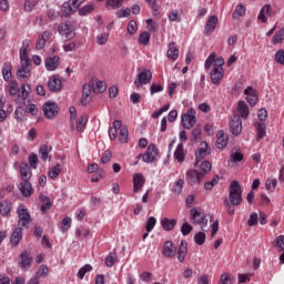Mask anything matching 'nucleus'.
<instances>
[{
	"label": "nucleus",
	"mask_w": 284,
	"mask_h": 284,
	"mask_svg": "<svg viewBox=\"0 0 284 284\" xmlns=\"http://www.w3.org/2000/svg\"><path fill=\"white\" fill-rule=\"evenodd\" d=\"M162 254L166 258H174L178 254V261L180 263L185 262V256H187V242L181 241L179 248L176 251V246L172 241H166L162 248Z\"/></svg>",
	"instance_id": "f257e3e1"
},
{
	"label": "nucleus",
	"mask_w": 284,
	"mask_h": 284,
	"mask_svg": "<svg viewBox=\"0 0 284 284\" xmlns=\"http://www.w3.org/2000/svg\"><path fill=\"white\" fill-rule=\"evenodd\" d=\"M229 199L232 205H239L240 203H242L243 191H241V184H239V182H231Z\"/></svg>",
	"instance_id": "f03ea898"
},
{
	"label": "nucleus",
	"mask_w": 284,
	"mask_h": 284,
	"mask_svg": "<svg viewBox=\"0 0 284 284\" xmlns=\"http://www.w3.org/2000/svg\"><path fill=\"white\" fill-rule=\"evenodd\" d=\"M17 214H18V225L21 227H30V223H32V216L30 215V211L26 205L20 204L17 209Z\"/></svg>",
	"instance_id": "7ed1b4c3"
},
{
	"label": "nucleus",
	"mask_w": 284,
	"mask_h": 284,
	"mask_svg": "<svg viewBox=\"0 0 284 284\" xmlns=\"http://www.w3.org/2000/svg\"><path fill=\"white\" fill-rule=\"evenodd\" d=\"M190 214H191V221L195 225H202L201 226L202 230H205V227H207V216L203 214L200 210H197L196 207H193L191 209Z\"/></svg>",
	"instance_id": "20e7f679"
},
{
	"label": "nucleus",
	"mask_w": 284,
	"mask_h": 284,
	"mask_svg": "<svg viewBox=\"0 0 284 284\" xmlns=\"http://www.w3.org/2000/svg\"><path fill=\"white\" fill-rule=\"evenodd\" d=\"M182 125L185 130H192L196 124V110L189 109L186 113L182 114Z\"/></svg>",
	"instance_id": "39448f33"
},
{
	"label": "nucleus",
	"mask_w": 284,
	"mask_h": 284,
	"mask_svg": "<svg viewBox=\"0 0 284 284\" xmlns=\"http://www.w3.org/2000/svg\"><path fill=\"white\" fill-rule=\"evenodd\" d=\"M212 65L217 70H223V65H225V60L221 57L216 58V53L212 52L205 60L204 68L205 70H210Z\"/></svg>",
	"instance_id": "423d86ee"
},
{
	"label": "nucleus",
	"mask_w": 284,
	"mask_h": 284,
	"mask_svg": "<svg viewBox=\"0 0 284 284\" xmlns=\"http://www.w3.org/2000/svg\"><path fill=\"white\" fill-rule=\"evenodd\" d=\"M230 131L234 136H239L243 132V122L241 121V115L233 114L230 121Z\"/></svg>",
	"instance_id": "0eeeda50"
},
{
	"label": "nucleus",
	"mask_w": 284,
	"mask_h": 284,
	"mask_svg": "<svg viewBox=\"0 0 284 284\" xmlns=\"http://www.w3.org/2000/svg\"><path fill=\"white\" fill-rule=\"evenodd\" d=\"M70 125L71 130L77 131V132H83L85 130V125H88V115L82 114L79 118V121H77V118H71L70 119Z\"/></svg>",
	"instance_id": "6e6552de"
},
{
	"label": "nucleus",
	"mask_w": 284,
	"mask_h": 284,
	"mask_svg": "<svg viewBox=\"0 0 284 284\" xmlns=\"http://www.w3.org/2000/svg\"><path fill=\"white\" fill-rule=\"evenodd\" d=\"M84 0H69L68 3H64L62 6V14L63 17H70L72 12H77L79 8L81 7V3H83Z\"/></svg>",
	"instance_id": "1a4fd4ad"
},
{
	"label": "nucleus",
	"mask_w": 284,
	"mask_h": 284,
	"mask_svg": "<svg viewBox=\"0 0 284 284\" xmlns=\"http://www.w3.org/2000/svg\"><path fill=\"white\" fill-rule=\"evenodd\" d=\"M204 180L205 179L196 169H191L186 172V182L189 185H200V183Z\"/></svg>",
	"instance_id": "9d476101"
},
{
	"label": "nucleus",
	"mask_w": 284,
	"mask_h": 284,
	"mask_svg": "<svg viewBox=\"0 0 284 284\" xmlns=\"http://www.w3.org/2000/svg\"><path fill=\"white\" fill-rule=\"evenodd\" d=\"M152 81V72L150 70H143L138 74L134 80V85L141 88V85H148Z\"/></svg>",
	"instance_id": "9b49d317"
},
{
	"label": "nucleus",
	"mask_w": 284,
	"mask_h": 284,
	"mask_svg": "<svg viewBox=\"0 0 284 284\" xmlns=\"http://www.w3.org/2000/svg\"><path fill=\"white\" fill-rule=\"evenodd\" d=\"M45 119H54L59 114V106L54 102H47L42 106Z\"/></svg>",
	"instance_id": "f8f14e48"
},
{
	"label": "nucleus",
	"mask_w": 284,
	"mask_h": 284,
	"mask_svg": "<svg viewBox=\"0 0 284 284\" xmlns=\"http://www.w3.org/2000/svg\"><path fill=\"white\" fill-rule=\"evenodd\" d=\"M244 94L246 97V101L247 103L254 108V105H256V103H258V92L252 88V87H247L244 90Z\"/></svg>",
	"instance_id": "ddd939ff"
},
{
	"label": "nucleus",
	"mask_w": 284,
	"mask_h": 284,
	"mask_svg": "<svg viewBox=\"0 0 284 284\" xmlns=\"http://www.w3.org/2000/svg\"><path fill=\"white\" fill-rule=\"evenodd\" d=\"M63 83L61 82V78L57 74L51 75L48 80V88L50 92H61Z\"/></svg>",
	"instance_id": "4468645a"
},
{
	"label": "nucleus",
	"mask_w": 284,
	"mask_h": 284,
	"mask_svg": "<svg viewBox=\"0 0 284 284\" xmlns=\"http://www.w3.org/2000/svg\"><path fill=\"white\" fill-rule=\"evenodd\" d=\"M216 26H219V17L211 16L204 27V34L210 37L214 30H216Z\"/></svg>",
	"instance_id": "2eb2a0df"
},
{
	"label": "nucleus",
	"mask_w": 284,
	"mask_h": 284,
	"mask_svg": "<svg viewBox=\"0 0 284 284\" xmlns=\"http://www.w3.org/2000/svg\"><path fill=\"white\" fill-rule=\"evenodd\" d=\"M159 153L156 145L151 144L148 146L145 154L143 155L144 163H154L156 161V154Z\"/></svg>",
	"instance_id": "dca6fc26"
},
{
	"label": "nucleus",
	"mask_w": 284,
	"mask_h": 284,
	"mask_svg": "<svg viewBox=\"0 0 284 284\" xmlns=\"http://www.w3.org/2000/svg\"><path fill=\"white\" fill-rule=\"evenodd\" d=\"M31 77V69H30V63H21L20 62V68L17 71V79H19V81L23 80V79H30Z\"/></svg>",
	"instance_id": "f3484780"
},
{
	"label": "nucleus",
	"mask_w": 284,
	"mask_h": 284,
	"mask_svg": "<svg viewBox=\"0 0 284 284\" xmlns=\"http://www.w3.org/2000/svg\"><path fill=\"white\" fill-rule=\"evenodd\" d=\"M144 185H145V176H143L142 173H135L133 175V192H134V194H138V192H141V190H143Z\"/></svg>",
	"instance_id": "a211bd4d"
},
{
	"label": "nucleus",
	"mask_w": 284,
	"mask_h": 284,
	"mask_svg": "<svg viewBox=\"0 0 284 284\" xmlns=\"http://www.w3.org/2000/svg\"><path fill=\"white\" fill-rule=\"evenodd\" d=\"M230 141V139L227 138V134H225V132L223 130H220L216 133V148L217 150H225V148H227V142Z\"/></svg>",
	"instance_id": "6ab92c4d"
},
{
	"label": "nucleus",
	"mask_w": 284,
	"mask_h": 284,
	"mask_svg": "<svg viewBox=\"0 0 284 284\" xmlns=\"http://www.w3.org/2000/svg\"><path fill=\"white\" fill-rule=\"evenodd\" d=\"M44 65L48 72H54V70H57V68L60 65L59 55L48 57L44 60Z\"/></svg>",
	"instance_id": "aec40b11"
},
{
	"label": "nucleus",
	"mask_w": 284,
	"mask_h": 284,
	"mask_svg": "<svg viewBox=\"0 0 284 284\" xmlns=\"http://www.w3.org/2000/svg\"><path fill=\"white\" fill-rule=\"evenodd\" d=\"M224 74L225 70L213 68L211 71V81L213 85H220L221 81H223Z\"/></svg>",
	"instance_id": "412c9836"
},
{
	"label": "nucleus",
	"mask_w": 284,
	"mask_h": 284,
	"mask_svg": "<svg viewBox=\"0 0 284 284\" xmlns=\"http://www.w3.org/2000/svg\"><path fill=\"white\" fill-rule=\"evenodd\" d=\"M28 48H30V40H24L20 48V63H30V55H28Z\"/></svg>",
	"instance_id": "4be33fe9"
},
{
	"label": "nucleus",
	"mask_w": 284,
	"mask_h": 284,
	"mask_svg": "<svg viewBox=\"0 0 284 284\" xmlns=\"http://www.w3.org/2000/svg\"><path fill=\"white\" fill-rule=\"evenodd\" d=\"M22 239H23V229L17 227L12 232L11 237H10L11 247L19 246V243L21 242Z\"/></svg>",
	"instance_id": "5701e85b"
},
{
	"label": "nucleus",
	"mask_w": 284,
	"mask_h": 284,
	"mask_svg": "<svg viewBox=\"0 0 284 284\" xmlns=\"http://www.w3.org/2000/svg\"><path fill=\"white\" fill-rule=\"evenodd\" d=\"M267 17H272V6L271 4H265L258 16L257 19L258 21H261L262 23H267Z\"/></svg>",
	"instance_id": "b1692460"
},
{
	"label": "nucleus",
	"mask_w": 284,
	"mask_h": 284,
	"mask_svg": "<svg viewBox=\"0 0 284 284\" xmlns=\"http://www.w3.org/2000/svg\"><path fill=\"white\" fill-rule=\"evenodd\" d=\"M20 174L22 181H30L32 179V169L26 162H21L20 164Z\"/></svg>",
	"instance_id": "393cba45"
},
{
	"label": "nucleus",
	"mask_w": 284,
	"mask_h": 284,
	"mask_svg": "<svg viewBox=\"0 0 284 284\" xmlns=\"http://www.w3.org/2000/svg\"><path fill=\"white\" fill-rule=\"evenodd\" d=\"M20 192L22 195L26 196V199L32 196V184L30 183V180H22V182L20 183Z\"/></svg>",
	"instance_id": "a878e982"
},
{
	"label": "nucleus",
	"mask_w": 284,
	"mask_h": 284,
	"mask_svg": "<svg viewBox=\"0 0 284 284\" xmlns=\"http://www.w3.org/2000/svg\"><path fill=\"white\" fill-rule=\"evenodd\" d=\"M122 125H123V122L121 120H115L113 122L112 128L109 129V136H110L111 141H115V139L119 134L118 131L121 130Z\"/></svg>",
	"instance_id": "bb28decb"
},
{
	"label": "nucleus",
	"mask_w": 284,
	"mask_h": 284,
	"mask_svg": "<svg viewBox=\"0 0 284 284\" xmlns=\"http://www.w3.org/2000/svg\"><path fill=\"white\" fill-rule=\"evenodd\" d=\"M176 223H178L176 219L164 217L161 220V225L163 230H165V232H172V230L176 227Z\"/></svg>",
	"instance_id": "cd10ccee"
},
{
	"label": "nucleus",
	"mask_w": 284,
	"mask_h": 284,
	"mask_svg": "<svg viewBox=\"0 0 284 284\" xmlns=\"http://www.w3.org/2000/svg\"><path fill=\"white\" fill-rule=\"evenodd\" d=\"M166 57L171 59V61H176V59H179V48H176V42H171L169 44Z\"/></svg>",
	"instance_id": "c85d7f7f"
},
{
	"label": "nucleus",
	"mask_w": 284,
	"mask_h": 284,
	"mask_svg": "<svg viewBox=\"0 0 284 284\" xmlns=\"http://www.w3.org/2000/svg\"><path fill=\"white\" fill-rule=\"evenodd\" d=\"M91 92H92V88L90 87V84H84L82 87V98H81L82 105H88L90 103Z\"/></svg>",
	"instance_id": "c756f323"
},
{
	"label": "nucleus",
	"mask_w": 284,
	"mask_h": 284,
	"mask_svg": "<svg viewBox=\"0 0 284 284\" xmlns=\"http://www.w3.org/2000/svg\"><path fill=\"white\" fill-rule=\"evenodd\" d=\"M237 110L242 119H247V116H250V106H247V103H245V101L239 102Z\"/></svg>",
	"instance_id": "7c9ffc66"
},
{
	"label": "nucleus",
	"mask_w": 284,
	"mask_h": 284,
	"mask_svg": "<svg viewBox=\"0 0 284 284\" xmlns=\"http://www.w3.org/2000/svg\"><path fill=\"white\" fill-rule=\"evenodd\" d=\"M200 175L203 176L205 179V176H207V174H210V172H212V163H210V161H203L200 164V170H197Z\"/></svg>",
	"instance_id": "2f4dec72"
},
{
	"label": "nucleus",
	"mask_w": 284,
	"mask_h": 284,
	"mask_svg": "<svg viewBox=\"0 0 284 284\" xmlns=\"http://www.w3.org/2000/svg\"><path fill=\"white\" fill-rule=\"evenodd\" d=\"M52 152V146L48 144H43L39 149L40 159L43 161H48L50 159V153Z\"/></svg>",
	"instance_id": "473e14b6"
},
{
	"label": "nucleus",
	"mask_w": 284,
	"mask_h": 284,
	"mask_svg": "<svg viewBox=\"0 0 284 284\" xmlns=\"http://www.w3.org/2000/svg\"><path fill=\"white\" fill-rule=\"evenodd\" d=\"M174 159L179 163H183V161H185V151L183 149V143L178 144L176 150L174 152Z\"/></svg>",
	"instance_id": "72a5a7b5"
},
{
	"label": "nucleus",
	"mask_w": 284,
	"mask_h": 284,
	"mask_svg": "<svg viewBox=\"0 0 284 284\" xmlns=\"http://www.w3.org/2000/svg\"><path fill=\"white\" fill-rule=\"evenodd\" d=\"M20 264L21 267H30L32 265V256L28 252H23L20 254Z\"/></svg>",
	"instance_id": "f704fd0d"
},
{
	"label": "nucleus",
	"mask_w": 284,
	"mask_h": 284,
	"mask_svg": "<svg viewBox=\"0 0 284 284\" xmlns=\"http://www.w3.org/2000/svg\"><path fill=\"white\" fill-rule=\"evenodd\" d=\"M92 88L94 92H98L99 94H103L105 90H108V85L103 81L95 80L92 83Z\"/></svg>",
	"instance_id": "c9c22d12"
},
{
	"label": "nucleus",
	"mask_w": 284,
	"mask_h": 284,
	"mask_svg": "<svg viewBox=\"0 0 284 284\" xmlns=\"http://www.w3.org/2000/svg\"><path fill=\"white\" fill-rule=\"evenodd\" d=\"M2 75L4 81H10L12 79V64L10 62H6L2 67Z\"/></svg>",
	"instance_id": "e433bc0d"
},
{
	"label": "nucleus",
	"mask_w": 284,
	"mask_h": 284,
	"mask_svg": "<svg viewBox=\"0 0 284 284\" xmlns=\"http://www.w3.org/2000/svg\"><path fill=\"white\" fill-rule=\"evenodd\" d=\"M207 154H210V152H207V143H204V148L202 146L195 152L196 162L199 163V161H203Z\"/></svg>",
	"instance_id": "4c0bfd02"
},
{
	"label": "nucleus",
	"mask_w": 284,
	"mask_h": 284,
	"mask_svg": "<svg viewBox=\"0 0 284 284\" xmlns=\"http://www.w3.org/2000/svg\"><path fill=\"white\" fill-rule=\"evenodd\" d=\"M183 185H185V181H183V179L178 180L172 186V193L176 194V196L181 195Z\"/></svg>",
	"instance_id": "58836bf2"
},
{
	"label": "nucleus",
	"mask_w": 284,
	"mask_h": 284,
	"mask_svg": "<svg viewBox=\"0 0 284 284\" xmlns=\"http://www.w3.org/2000/svg\"><path fill=\"white\" fill-rule=\"evenodd\" d=\"M256 131H257V138L258 139H265V134H266V129L267 126L265 125V122H257L255 124Z\"/></svg>",
	"instance_id": "ea45409f"
},
{
	"label": "nucleus",
	"mask_w": 284,
	"mask_h": 284,
	"mask_svg": "<svg viewBox=\"0 0 284 284\" xmlns=\"http://www.w3.org/2000/svg\"><path fill=\"white\" fill-rule=\"evenodd\" d=\"M284 41V29H280L278 31L275 32L272 43L273 45H278V43H283Z\"/></svg>",
	"instance_id": "a19ab883"
},
{
	"label": "nucleus",
	"mask_w": 284,
	"mask_h": 284,
	"mask_svg": "<svg viewBox=\"0 0 284 284\" xmlns=\"http://www.w3.org/2000/svg\"><path fill=\"white\" fill-rule=\"evenodd\" d=\"M116 261H119V256L116 255V252L110 253L105 257L106 267H114V263H116Z\"/></svg>",
	"instance_id": "79ce46f5"
},
{
	"label": "nucleus",
	"mask_w": 284,
	"mask_h": 284,
	"mask_svg": "<svg viewBox=\"0 0 284 284\" xmlns=\"http://www.w3.org/2000/svg\"><path fill=\"white\" fill-rule=\"evenodd\" d=\"M219 181H221V178L219 175H214L212 181L204 183V190H214V187L219 185Z\"/></svg>",
	"instance_id": "37998d69"
},
{
	"label": "nucleus",
	"mask_w": 284,
	"mask_h": 284,
	"mask_svg": "<svg viewBox=\"0 0 284 284\" xmlns=\"http://www.w3.org/2000/svg\"><path fill=\"white\" fill-rule=\"evenodd\" d=\"M50 274V270L45 265H41L34 276L39 281V278H45Z\"/></svg>",
	"instance_id": "c03bdc74"
},
{
	"label": "nucleus",
	"mask_w": 284,
	"mask_h": 284,
	"mask_svg": "<svg viewBox=\"0 0 284 284\" xmlns=\"http://www.w3.org/2000/svg\"><path fill=\"white\" fill-rule=\"evenodd\" d=\"M123 6V0H106V8L111 10H116Z\"/></svg>",
	"instance_id": "a18cd8bd"
},
{
	"label": "nucleus",
	"mask_w": 284,
	"mask_h": 284,
	"mask_svg": "<svg viewBox=\"0 0 284 284\" xmlns=\"http://www.w3.org/2000/svg\"><path fill=\"white\" fill-rule=\"evenodd\" d=\"M150 38H151L150 32L143 31L139 37V43L141 45H150Z\"/></svg>",
	"instance_id": "49530a36"
},
{
	"label": "nucleus",
	"mask_w": 284,
	"mask_h": 284,
	"mask_svg": "<svg viewBox=\"0 0 284 284\" xmlns=\"http://www.w3.org/2000/svg\"><path fill=\"white\" fill-rule=\"evenodd\" d=\"M245 16V6L243 4H237L235 10L233 11V19H239L240 17Z\"/></svg>",
	"instance_id": "de8ad7c7"
},
{
	"label": "nucleus",
	"mask_w": 284,
	"mask_h": 284,
	"mask_svg": "<svg viewBox=\"0 0 284 284\" xmlns=\"http://www.w3.org/2000/svg\"><path fill=\"white\" fill-rule=\"evenodd\" d=\"M74 28H72V24H70V23H62V24L59 26L58 32H59V34H62V37H64L65 34H68V32H70Z\"/></svg>",
	"instance_id": "09e8293b"
},
{
	"label": "nucleus",
	"mask_w": 284,
	"mask_h": 284,
	"mask_svg": "<svg viewBox=\"0 0 284 284\" xmlns=\"http://www.w3.org/2000/svg\"><path fill=\"white\" fill-rule=\"evenodd\" d=\"M128 136H129L128 126H121L120 133H119L120 143H128Z\"/></svg>",
	"instance_id": "8fccbe9b"
},
{
	"label": "nucleus",
	"mask_w": 284,
	"mask_h": 284,
	"mask_svg": "<svg viewBox=\"0 0 284 284\" xmlns=\"http://www.w3.org/2000/svg\"><path fill=\"white\" fill-rule=\"evenodd\" d=\"M276 185H278V180H276V179H268L265 182V187L270 192H274L276 190Z\"/></svg>",
	"instance_id": "3c124183"
},
{
	"label": "nucleus",
	"mask_w": 284,
	"mask_h": 284,
	"mask_svg": "<svg viewBox=\"0 0 284 284\" xmlns=\"http://www.w3.org/2000/svg\"><path fill=\"white\" fill-rule=\"evenodd\" d=\"M61 174V164H55L51 170L49 171V179H57Z\"/></svg>",
	"instance_id": "603ef678"
},
{
	"label": "nucleus",
	"mask_w": 284,
	"mask_h": 284,
	"mask_svg": "<svg viewBox=\"0 0 284 284\" xmlns=\"http://www.w3.org/2000/svg\"><path fill=\"white\" fill-rule=\"evenodd\" d=\"M28 162L30 168H32L33 170H37V165H39V156H37V154L34 153H30L28 158Z\"/></svg>",
	"instance_id": "864d4df0"
},
{
	"label": "nucleus",
	"mask_w": 284,
	"mask_h": 284,
	"mask_svg": "<svg viewBox=\"0 0 284 284\" xmlns=\"http://www.w3.org/2000/svg\"><path fill=\"white\" fill-rule=\"evenodd\" d=\"M273 247H277L278 252L284 251V235H280L275 241H273Z\"/></svg>",
	"instance_id": "5fc2aeb1"
},
{
	"label": "nucleus",
	"mask_w": 284,
	"mask_h": 284,
	"mask_svg": "<svg viewBox=\"0 0 284 284\" xmlns=\"http://www.w3.org/2000/svg\"><path fill=\"white\" fill-rule=\"evenodd\" d=\"M169 21H171V22L176 21V23H181V13H179V10L170 11Z\"/></svg>",
	"instance_id": "6e6d98bb"
},
{
	"label": "nucleus",
	"mask_w": 284,
	"mask_h": 284,
	"mask_svg": "<svg viewBox=\"0 0 284 284\" xmlns=\"http://www.w3.org/2000/svg\"><path fill=\"white\" fill-rule=\"evenodd\" d=\"M10 210L11 207L7 201L0 203V214H2V216H8V214H10Z\"/></svg>",
	"instance_id": "4d7b16f0"
},
{
	"label": "nucleus",
	"mask_w": 284,
	"mask_h": 284,
	"mask_svg": "<svg viewBox=\"0 0 284 284\" xmlns=\"http://www.w3.org/2000/svg\"><path fill=\"white\" fill-rule=\"evenodd\" d=\"M154 225H156V217L151 216L146 221L145 231L152 232L154 230Z\"/></svg>",
	"instance_id": "13d9d810"
},
{
	"label": "nucleus",
	"mask_w": 284,
	"mask_h": 284,
	"mask_svg": "<svg viewBox=\"0 0 284 284\" xmlns=\"http://www.w3.org/2000/svg\"><path fill=\"white\" fill-rule=\"evenodd\" d=\"M72 227V219L70 217H64L62 220V223H61V231L62 232H68V230Z\"/></svg>",
	"instance_id": "bf43d9fd"
},
{
	"label": "nucleus",
	"mask_w": 284,
	"mask_h": 284,
	"mask_svg": "<svg viewBox=\"0 0 284 284\" xmlns=\"http://www.w3.org/2000/svg\"><path fill=\"white\" fill-rule=\"evenodd\" d=\"M201 126H195L191 132V141H199V139H201Z\"/></svg>",
	"instance_id": "052dcab7"
},
{
	"label": "nucleus",
	"mask_w": 284,
	"mask_h": 284,
	"mask_svg": "<svg viewBox=\"0 0 284 284\" xmlns=\"http://www.w3.org/2000/svg\"><path fill=\"white\" fill-rule=\"evenodd\" d=\"M88 272H92V265H90V264H87L79 270V272H78L79 278H84V276H85V274H88Z\"/></svg>",
	"instance_id": "680f3d73"
},
{
	"label": "nucleus",
	"mask_w": 284,
	"mask_h": 284,
	"mask_svg": "<svg viewBox=\"0 0 284 284\" xmlns=\"http://www.w3.org/2000/svg\"><path fill=\"white\" fill-rule=\"evenodd\" d=\"M94 10V4H87L79 10L80 17H85V14H90Z\"/></svg>",
	"instance_id": "e2e57ef3"
},
{
	"label": "nucleus",
	"mask_w": 284,
	"mask_h": 284,
	"mask_svg": "<svg viewBox=\"0 0 284 284\" xmlns=\"http://www.w3.org/2000/svg\"><path fill=\"white\" fill-rule=\"evenodd\" d=\"M138 30H139V26L136 24V21L131 20L128 24L129 34H136Z\"/></svg>",
	"instance_id": "0e129e2a"
},
{
	"label": "nucleus",
	"mask_w": 284,
	"mask_h": 284,
	"mask_svg": "<svg viewBox=\"0 0 284 284\" xmlns=\"http://www.w3.org/2000/svg\"><path fill=\"white\" fill-rule=\"evenodd\" d=\"M205 233L204 232H199L195 234L194 236V241L196 243V245H203V243H205Z\"/></svg>",
	"instance_id": "69168bd1"
},
{
	"label": "nucleus",
	"mask_w": 284,
	"mask_h": 284,
	"mask_svg": "<svg viewBox=\"0 0 284 284\" xmlns=\"http://www.w3.org/2000/svg\"><path fill=\"white\" fill-rule=\"evenodd\" d=\"M231 159H232L233 163H240V161L243 160V153H241L239 151H232Z\"/></svg>",
	"instance_id": "338daca9"
},
{
	"label": "nucleus",
	"mask_w": 284,
	"mask_h": 284,
	"mask_svg": "<svg viewBox=\"0 0 284 284\" xmlns=\"http://www.w3.org/2000/svg\"><path fill=\"white\" fill-rule=\"evenodd\" d=\"M275 61H276V63H280V65H284V51L283 50H278L275 53Z\"/></svg>",
	"instance_id": "774afa93"
}]
</instances>
